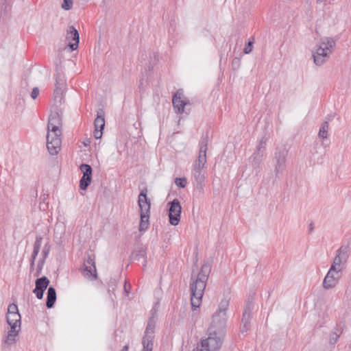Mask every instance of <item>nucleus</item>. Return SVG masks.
Here are the masks:
<instances>
[{"instance_id":"22","label":"nucleus","mask_w":351,"mask_h":351,"mask_svg":"<svg viewBox=\"0 0 351 351\" xmlns=\"http://www.w3.org/2000/svg\"><path fill=\"white\" fill-rule=\"evenodd\" d=\"M7 322L11 329H21V315L20 313L7 314Z\"/></svg>"},{"instance_id":"26","label":"nucleus","mask_w":351,"mask_h":351,"mask_svg":"<svg viewBox=\"0 0 351 351\" xmlns=\"http://www.w3.org/2000/svg\"><path fill=\"white\" fill-rule=\"evenodd\" d=\"M132 258L135 261L143 259L144 266L146 263V250L143 247H141L138 250H135L132 254Z\"/></svg>"},{"instance_id":"24","label":"nucleus","mask_w":351,"mask_h":351,"mask_svg":"<svg viewBox=\"0 0 351 351\" xmlns=\"http://www.w3.org/2000/svg\"><path fill=\"white\" fill-rule=\"evenodd\" d=\"M95 129H99L100 130H103L105 127V119H104V112L103 110H99L97 111V117L95 119Z\"/></svg>"},{"instance_id":"34","label":"nucleus","mask_w":351,"mask_h":351,"mask_svg":"<svg viewBox=\"0 0 351 351\" xmlns=\"http://www.w3.org/2000/svg\"><path fill=\"white\" fill-rule=\"evenodd\" d=\"M252 50V43L249 42L247 45H245L243 52L246 54L250 53Z\"/></svg>"},{"instance_id":"38","label":"nucleus","mask_w":351,"mask_h":351,"mask_svg":"<svg viewBox=\"0 0 351 351\" xmlns=\"http://www.w3.org/2000/svg\"><path fill=\"white\" fill-rule=\"evenodd\" d=\"M319 148H320V147H319L317 145H316L315 146L314 149H315V154H319V150H318ZM325 153H326V152H325V151H323L322 152H320V154H321V158H323V156L325 154Z\"/></svg>"},{"instance_id":"1","label":"nucleus","mask_w":351,"mask_h":351,"mask_svg":"<svg viewBox=\"0 0 351 351\" xmlns=\"http://www.w3.org/2000/svg\"><path fill=\"white\" fill-rule=\"evenodd\" d=\"M62 126L61 115L57 112L51 113L47 124V147L51 155H56L60 150Z\"/></svg>"},{"instance_id":"17","label":"nucleus","mask_w":351,"mask_h":351,"mask_svg":"<svg viewBox=\"0 0 351 351\" xmlns=\"http://www.w3.org/2000/svg\"><path fill=\"white\" fill-rule=\"evenodd\" d=\"M253 309V305L251 302H249L246 304V306L244 309L243 313V317L241 321V324L240 327V331L241 333L247 332L250 328V319H251V313Z\"/></svg>"},{"instance_id":"31","label":"nucleus","mask_w":351,"mask_h":351,"mask_svg":"<svg viewBox=\"0 0 351 351\" xmlns=\"http://www.w3.org/2000/svg\"><path fill=\"white\" fill-rule=\"evenodd\" d=\"M19 313L18 306L15 304H11L8 308V314Z\"/></svg>"},{"instance_id":"13","label":"nucleus","mask_w":351,"mask_h":351,"mask_svg":"<svg viewBox=\"0 0 351 351\" xmlns=\"http://www.w3.org/2000/svg\"><path fill=\"white\" fill-rule=\"evenodd\" d=\"M342 271L330 267L326 274L324 281L323 287L326 289H330L335 287L339 282L340 278V272Z\"/></svg>"},{"instance_id":"11","label":"nucleus","mask_w":351,"mask_h":351,"mask_svg":"<svg viewBox=\"0 0 351 351\" xmlns=\"http://www.w3.org/2000/svg\"><path fill=\"white\" fill-rule=\"evenodd\" d=\"M66 86V80L62 75H56V84L53 92V98L56 104H61L64 101V92Z\"/></svg>"},{"instance_id":"2","label":"nucleus","mask_w":351,"mask_h":351,"mask_svg":"<svg viewBox=\"0 0 351 351\" xmlns=\"http://www.w3.org/2000/svg\"><path fill=\"white\" fill-rule=\"evenodd\" d=\"M210 271L211 267L210 264L205 263L202 266L197 276L193 273L191 275V283L190 285L191 291V303L192 308L194 310L200 305Z\"/></svg>"},{"instance_id":"28","label":"nucleus","mask_w":351,"mask_h":351,"mask_svg":"<svg viewBox=\"0 0 351 351\" xmlns=\"http://www.w3.org/2000/svg\"><path fill=\"white\" fill-rule=\"evenodd\" d=\"M50 250H51V245H49V243H45V245H44V247L43 248L42 252H41L42 257L40 258H42L43 260H46V258L49 256Z\"/></svg>"},{"instance_id":"37","label":"nucleus","mask_w":351,"mask_h":351,"mask_svg":"<svg viewBox=\"0 0 351 351\" xmlns=\"http://www.w3.org/2000/svg\"><path fill=\"white\" fill-rule=\"evenodd\" d=\"M102 136V130H100L99 129H95L94 132V136L95 138H100Z\"/></svg>"},{"instance_id":"23","label":"nucleus","mask_w":351,"mask_h":351,"mask_svg":"<svg viewBox=\"0 0 351 351\" xmlns=\"http://www.w3.org/2000/svg\"><path fill=\"white\" fill-rule=\"evenodd\" d=\"M56 300V289L50 287L47 290V302L46 306L48 308H51L53 306L54 303Z\"/></svg>"},{"instance_id":"9","label":"nucleus","mask_w":351,"mask_h":351,"mask_svg":"<svg viewBox=\"0 0 351 351\" xmlns=\"http://www.w3.org/2000/svg\"><path fill=\"white\" fill-rule=\"evenodd\" d=\"M155 330V322L154 319H149L147 323V326L146 327L145 335L143 338L142 344H143V350L142 351H152L153 349V339H154V333Z\"/></svg>"},{"instance_id":"6","label":"nucleus","mask_w":351,"mask_h":351,"mask_svg":"<svg viewBox=\"0 0 351 351\" xmlns=\"http://www.w3.org/2000/svg\"><path fill=\"white\" fill-rule=\"evenodd\" d=\"M147 191H143L138 195V206L141 210V221L139 230H146L149 225V218L150 213V200L147 197Z\"/></svg>"},{"instance_id":"21","label":"nucleus","mask_w":351,"mask_h":351,"mask_svg":"<svg viewBox=\"0 0 351 351\" xmlns=\"http://www.w3.org/2000/svg\"><path fill=\"white\" fill-rule=\"evenodd\" d=\"M43 241V237L40 234L36 236V240L34 243L33 252L30 261V269H34L35 265V261L40 252L41 244Z\"/></svg>"},{"instance_id":"18","label":"nucleus","mask_w":351,"mask_h":351,"mask_svg":"<svg viewBox=\"0 0 351 351\" xmlns=\"http://www.w3.org/2000/svg\"><path fill=\"white\" fill-rule=\"evenodd\" d=\"M83 172V176L80 180V186L81 189L85 190L91 182L92 168L89 165L82 164L80 167Z\"/></svg>"},{"instance_id":"10","label":"nucleus","mask_w":351,"mask_h":351,"mask_svg":"<svg viewBox=\"0 0 351 351\" xmlns=\"http://www.w3.org/2000/svg\"><path fill=\"white\" fill-rule=\"evenodd\" d=\"M287 155L288 151L285 148L276 149L274 154V171L276 176H278L279 173H282L285 169Z\"/></svg>"},{"instance_id":"4","label":"nucleus","mask_w":351,"mask_h":351,"mask_svg":"<svg viewBox=\"0 0 351 351\" xmlns=\"http://www.w3.org/2000/svg\"><path fill=\"white\" fill-rule=\"evenodd\" d=\"M228 301L222 300L218 307V309L213 314L212 322L208 331L218 335L224 336L227 323L226 312L228 308Z\"/></svg>"},{"instance_id":"36","label":"nucleus","mask_w":351,"mask_h":351,"mask_svg":"<svg viewBox=\"0 0 351 351\" xmlns=\"http://www.w3.org/2000/svg\"><path fill=\"white\" fill-rule=\"evenodd\" d=\"M33 292L36 295V297L38 298V299L40 300L43 297L45 291H42V290L36 291V289H34Z\"/></svg>"},{"instance_id":"39","label":"nucleus","mask_w":351,"mask_h":351,"mask_svg":"<svg viewBox=\"0 0 351 351\" xmlns=\"http://www.w3.org/2000/svg\"><path fill=\"white\" fill-rule=\"evenodd\" d=\"M129 349V346L128 345H125L123 347V348L121 349V351H128Z\"/></svg>"},{"instance_id":"8","label":"nucleus","mask_w":351,"mask_h":351,"mask_svg":"<svg viewBox=\"0 0 351 351\" xmlns=\"http://www.w3.org/2000/svg\"><path fill=\"white\" fill-rule=\"evenodd\" d=\"M350 256V249L348 246L342 245L337 250L336 256L330 267L343 271L346 265Z\"/></svg>"},{"instance_id":"30","label":"nucleus","mask_w":351,"mask_h":351,"mask_svg":"<svg viewBox=\"0 0 351 351\" xmlns=\"http://www.w3.org/2000/svg\"><path fill=\"white\" fill-rule=\"evenodd\" d=\"M45 260L40 258L37 263L36 273V276H38L40 274V272L43 268Z\"/></svg>"},{"instance_id":"7","label":"nucleus","mask_w":351,"mask_h":351,"mask_svg":"<svg viewBox=\"0 0 351 351\" xmlns=\"http://www.w3.org/2000/svg\"><path fill=\"white\" fill-rule=\"evenodd\" d=\"M208 337L202 340L200 348L193 351H219L223 342V336L208 331Z\"/></svg>"},{"instance_id":"15","label":"nucleus","mask_w":351,"mask_h":351,"mask_svg":"<svg viewBox=\"0 0 351 351\" xmlns=\"http://www.w3.org/2000/svg\"><path fill=\"white\" fill-rule=\"evenodd\" d=\"M172 103L176 112L182 114L184 112V107L187 104V101L184 96L182 90H178L174 94Z\"/></svg>"},{"instance_id":"5","label":"nucleus","mask_w":351,"mask_h":351,"mask_svg":"<svg viewBox=\"0 0 351 351\" xmlns=\"http://www.w3.org/2000/svg\"><path fill=\"white\" fill-rule=\"evenodd\" d=\"M336 41L331 37H324L320 39L315 51L313 53V61L317 66L323 65L330 58Z\"/></svg>"},{"instance_id":"40","label":"nucleus","mask_w":351,"mask_h":351,"mask_svg":"<svg viewBox=\"0 0 351 351\" xmlns=\"http://www.w3.org/2000/svg\"><path fill=\"white\" fill-rule=\"evenodd\" d=\"M316 1H317V3H323L324 1H325L326 0H316Z\"/></svg>"},{"instance_id":"35","label":"nucleus","mask_w":351,"mask_h":351,"mask_svg":"<svg viewBox=\"0 0 351 351\" xmlns=\"http://www.w3.org/2000/svg\"><path fill=\"white\" fill-rule=\"evenodd\" d=\"M39 95V90L37 87H35L33 88L32 91V93H31V97L33 99H35L37 98V97Z\"/></svg>"},{"instance_id":"3","label":"nucleus","mask_w":351,"mask_h":351,"mask_svg":"<svg viewBox=\"0 0 351 351\" xmlns=\"http://www.w3.org/2000/svg\"><path fill=\"white\" fill-rule=\"evenodd\" d=\"M208 140L202 138L199 143V154L195 160L192 167V178H193L196 186L198 189H202L206 178V171L205 165L206 163V152H207Z\"/></svg>"},{"instance_id":"25","label":"nucleus","mask_w":351,"mask_h":351,"mask_svg":"<svg viewBox=\"0 0 351 351\" xmlns=\"http://www.w3.org/2000/svg\"><path fill=\"white\" fill-rule=\"evenodd\" d=\"M49 283V279L45 277H41L36 280V291L42 290L45 291Z\"/></svg>"},{"instance_id":"29","label":"nucleus","mask_w":351,"mask_h":351,"mask_svg":"<svg viewBox=\"0 0 351 351\" xmlns=\"http://www.w3.org/2000/svg\"><path fill=\"white\" fill-rule=\"evenodd\" d=\"M187 180L185 178H177L175 180V184L180 187V188H184L186 185Z\"/></svg>"},{"instance_id":"16","label":"nucleus","mask_w":351,"mask_h":351,"mask_svg":"<svg viewBox=\"0 0 351 351\" xmlns=\"http://www.w3.org/2000/svg\"><path fill=\"white\" fill-rule=\"evenodd\" d=\"M79 40L80 36L77 30L73 26H69L66 30V40L71 50L77 49Z\"/></svg>"},{"instance_id":"33","label":"nucleus","mask_w":351,"mask_h":351,"mask_svg":"<svg viewBox=\"0 0 351 351\" xmlns=\"http://www.w3.org/2000/svg\"><path fill=\"white\" fill-rule=\"evenodd\" d=\"M339 335L336 333H332L330 336V343L332 345H335L338 340Z\"/></svg>"},{"instance_id":"27","label":"nucleus","mask_w":351,"mask_h":351,"mask_svg":"<svg viewBox=\"0 0 351 351\" xmlns=\"http://www.w3.org/2000/svg\"><path fill=\"white\" fill-rule=\"evenodd\" d=\"M328 128H329L328 121H324L319 128L318 136L323 139L327 138L328 134Z\"/></svg>"},{"instance_id":"41","label":"nucleus","mask_w":351,"mask_h":351,"mask_svg":"<svg viewBox=\"0 0 351 351\" xmlns=\"http://www.w3.org/2000/svg\"><path fill=\"white\" fill-rule=\"evenodd\" d=\"M124 289H125V291L128 293V288H126V285H125L124 286Z\"/></svg>"},{"instance_id":"14","label":"nucleus","mask_w":351,"mask_h":351,"mask_svg":"<svg viewBox=\"0 0 351 351\" xmlns=\"http://www.w3.org/2000/svg\"><path fill=\"white\" fill-rule=\"evenodd\" d=\"M82 274L84 277L90 280H96L97 278L95 263L91 256H88L84 261Z\"/></svg>"},{"instance_id":"19","label":"nucleus","mask_w":351,"mask_h":351,"mask_svg":"<svg viewBox=\"0 0 351 351\" xmlns=\"http://www.w3.org/2000/svg\"><path fill=\"white\" fill-rule=\"evenodd\" d=\"M266 145L267 139L265 137L261 138L257 145L256 151L251 156V158L253 159L256 164L260 163L261 158L263 156L266 149Z\"/></svg>"},{"instance_id":"12","label":"nucleus","mask_w":351,"mask_h":351,"mask_svg":"<svg viewBox=\"0 0 351 351\" xmlns=\"http://www.w3.org/2000/svg\"><path fill=\"white\" fill-rule=\"evenodd\" d=\"M169 223L172 226H177L180 220L182 207L178 199H174L169 203Z\"/></svg>"},{"instance_id":"20","label":"nucleus","mask_w":351,"mask_h":351,"mask_svg":"<svg viewBox=\"0 0 351 351\" xmlns=\"http://www.w3.org/2000/svg\"><path fill=\"white\" fill-rule=\"evenodd\" d=\"M19 329H11L8 332L6 339L4 341V344L3 346V350L8 351L10 350V347L12 345L16 343L18 339Z\"/></svg>"},{"instance_id":"32","label":"nucleus","mask_w":351,"mask_h":351,"mask_svg":"<svg viewBox=\"0 0 351 351\" xmlns=\"http://www.w3.org/2000/svg\"><path fill=\"white\" fill-rule=\"evenodd\" d=\"M73 5V0H64L62 4V8L65 10H69L71 8Z\"/></svg>"}]
</instances>
